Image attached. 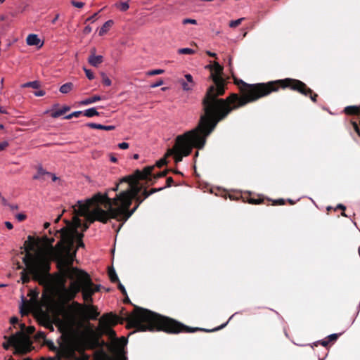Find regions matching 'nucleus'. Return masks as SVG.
I'll return each instance as SVG.
<instances>
[{"mask_svg": "<svg viewBox=\"0 0 360 360\" xmlns=\"http://www.w3.org/2000/svg\"><path fill=\"white\" fill-rule=\"evenodd\" d=\"M223 68L217 62L213 63L210 71V78L212 80L211 85L202 100L205 115L214 121V125L224 120L233 110L245 106L249 103L266 96L271 92L276 91L279 88H289L304 96H310L312 101L315 102V95L307 85L297 79L286 78L285 79L250 84L243 80L236 81L238 85L241 96L233 93L226 98H218L225 92V79L221 77Z\"/></svg>", "mask_w": 360, "mask_h": 360, "instance_id": "f257e3e1", "label": "nucleus"}, {"mask_svg": "<svg viewBox=\"0 0 360 360\" xmlns=\"http://www.w3.org/2000/svg\"><path fill=\"white\" fill-rule=\"evenodd\" d=\"M134 199L136 205L131 210L129 207H127L125 210L121 212L119 210L121 209L122 205H112V200L108 197V193H98L84 202L78 200L73 206V209L77 215L86 217L90 222L98 221L106 223L110 218L125 222L144 200L139 195Z\"/></svg>", "mask_w": 360, "mask_h": 360, "instance_id": "f03ea898", "label": "nucleus"}, {"mask_svg": "<svg viewBox=\"0 0 360 360\" xmlns=\"http://www.w3.org/2000/svg\"><path fill=\"white\" fill-rule=\"evenodd\" d=\"M127 328H135L133 332L137 331H154L162 330L167 333H195L197 331L214 332L223 328L226 324L213 329H205L202 328H193L184 325L173 319L160 316L150 310L135 307L134 311L129 314L126 318Z\"/></svg>", "mask_w": 360, "mask_h": 360, "instance_id": "7ed1b4c3", "label": "nucleus"}, {"mask_svg": "<svg viewBox=\"0 0 360 360\" xmlns=\"http://www.w3.org/2000/svg\"><path fill=\"white\" fill-rule=\"evenodd\" d=\"M73 221V224L68 223L66 226L55 231V236L60 234V240L53 248L52 254L59 271L76 269L72 266L76 255V250L73 251L75 240H77L78 248L84 246L82 240L84 235L77 230L81 226V220L75 216Z\"/></svg>", "mask_w": 360, "mask_h": 360, "instance_id": "20e7f679", "label": "nucleus"}, {"mask_svg": "<svg viewBox=\"0 0 360 360\" xmlns=\"http://www.w3.org/2000/svg\"><path fill=\"white\" fill-rule=\"evenodd\" d=\"M217 124L207 116H201L198 126L176 138L173 148L168 150V155H173L175 162H179L184 156L191 154L193 148L202 149L206 142V138L214 129Z\"/></svg>", "mask_w": 360, "mask_h": 360, "instance_id": "39448f33", "label": "nucleus"}, {"mask_svg": "<svg viewBox=\"0 0 360 360\" xmlns=\"http://www.w3.org/2000/svg\"><path fill=\"white\" fill-rule=\"evenodd\" d=\"M154 166L146 167L143 170L137 169L135 172L120 179L122 184H125L126 187L111 198L112 205H122L119 210L123 212L131 205L132 200L141 192V187L139 184V180L146 179L151 174Z\"/></svg>", "mask_w": 360, "mask_h": 360, "instance_id": "423d86ee", "label": "nucleus"}, {"mask_svg": "<svg viewBox=\"0 0 360 360\" xmlns=\"http://www.w3.org/2000/svg\"><path fill=\"white\" fill-rule=\"evenodd\" d=\"M64 280L70 279L72 281L69 288L72 293V297L82 291V297L85 302L91 303L93 302L92 295L99 290V285H94L89 274L78 269H68L65 271H60Z\"/></svg>", "mask_w": 360, "mask_h": 360, "instance_id": "0eeeda50", "label": "nucleus"}, {"mask_svg": "<svg viewBox=\"0 0 360 360\" xmlns=\"http://www.w3.org/2000/svg\"><path fill=\"white\" fill-rule=\"evenodd\" d=\"M34 242L25 243L24 248L26 252L22 262L32 274V278L40 284L47 283L50 278V262L40 256L34 255L30 252L34 249Z\"/></svg>", "mask_w": 360, "mask_h": 360, "instance_id": "6e6552de", "label": "nucleus"}, {"mask_svg": "<svg viewBox=\"0 0 360 360\" xmlns=\"http://www.w3.org/2000/svg\"><path fill=\"white\" fill-rule=\"evenodd\" d=\"M10 346H13L15 353L26 354L32 349V342L27 335L22 331L17 332L8 338V341L3 343V347L7 350Z\"/></svg>", "mask_w": 360, "mask_h": 360, "instance_id": "1a4fd4ad", "label": "nucleus"}, {"mask_svg": "<svg viewBox=\"0 0 360 360\" xmlns=\"http://www.w3.org/2000/svg\"><path fill=\"white\" fill-rule=\"evenodd\" d=\"M118 316L112 313L104 314L99 320V326L98 331L101 335H108L111 338L115 336V332L111 328V326H115L118 323Z\"/></svg>", "mask_w": 360, "mask_h": 360, "instance_id": "9d476101", "label": "nucleus"}, {"mask_svg": "<svg viewBox=\"0 0 360 360\" xmlns=\"http://www.w3.org/2000/svg\"><path fill=\"white\" fill-rule=\"evenodd\" d=\"M72 305L75 307L76 311L86 319L96 320L99 316L97 307L92 304H82L74 302Z\"/></svg>", "mask_w": 360, "mask_h": 360, "instance_id": "9b49d317", "label": "nucleus"}, {"mask_svg": "<svg viewBox=\"0 0 360 360\" xmlns=\"http://www.w3.org/2000/svg\"><path fill=\"white\" fill-rule=\"evenodd\" d=\"M88 62L91 65L98 67L103 62V57L101 55L96 56V49L93 48L91 50V54L88 58Z\"/></svg>", "mask_w": 360, "mask_h": 360, "instance_id": "f8f14e48", "label": "nucleus"}, {"mask_svg": "<svg viewBox=\"0 0 360 360\" xmlns=\"http://www.w3.org/2000/svg\"><path fill=\"white\" fill-rule=\"evenodd\" d=\"M26 42L29 46H36L39 48H41L44 44V41L35 34H29L26 39Z\"/></svg>", "mask_w": 360, "mask_h": 360, "instance_id": "ddd939ff", "label": "nucleus"}, {"mask_svg": "<svg viewBox=\"0 0 360 360\" xmlns=\"http://www.w3.org/2000/svg\"><path fill=\"white\" fill-rule=\"evenodd\" d=\"M73 352L67 349L58 350L55 356L49 358V360H68Z\"/></svg>", "mask_w": 360, "mask_h": 360, "instance_id": "4468645a", "label": "nucleus"}, {"mask_svg": "<svg viewBox=\"0 0 360 360\" xmlns=\"http://www.w3.org/2000/svg\"><path fill=\"white\" fill-rule=\"evenodd\" d=\"M86 126L91 129H103L106 131H111L115 129L114 125H103L101 124L93 122L87 123Z\"/></svg>", "mask_w": 360, "mask_h": 360, "instance_id": "2eb2a0df", "label": "nucleus"}, {"mask_svg": "<svg viewBox=\"0 0 360 360\" xmlns=\"http://www.w3.org/2000/svg\"><path fill=\"white\" fill-rule=\"evenodd\" d=\"M103 98L99 95H94L91 97L86 98L79 102V104L82 105H87L95 102L101 101Z\"/></svg>", "mask_w": 360, "mask_h": 360, "instance_id": "dca6fc26", "label": "nucleus"}, {"mask_svg": "<svg viewBox=\"0 0 360 360\" xmlns=\"http://www.w3.org/2000/svg\"><path fill=\"white\" fill-rule=\"evenodd\" d=\"M344 112L347 115L360 116V107L347 106L345 108Z\"/></svg>", "mask_w": 360, "mask_h": 360, "instance_id": "f3484780", "label": "nucleus"}, {"mask_svg": "<svg viewBox=\"0 0 360 360\" xmlns=\"http://www.w3.org/2000/svg\"><path fill=\"white\" fill-rule=\"evenodd\" d=\"M94 360H110V356L103 349L95 352Z\"/></svg>", "mask_w": 360, "mask_h": 360, "instance_id": "a211bd4d", "label": "nucleus"}, {"mask_svg": "<svg viewBox=\"0 0 360 360\" xmlns=\"http://www.w3.org/2000/svg\"><path fill=\"white\" fill-rule=\"evenodd\" d=\"M112 25H113V20H107L103 25V26L101 27V29L99 30V35L102 36L104 34H105L108 31V30L112 26Z\"/></svg>", "mask_w": 360, "mask_h": 360, "instance_id": "6ab92c4d", "label": "nucleus"}, {"mask_svg": "<svg viewBox=\"0 0 360 360\" xmlns=\"http://www.w3.org/2000/svg\"><path fill=\"white\" fill-rule=\"evenodd\" d=\"M70 108L68 105L63 106L62 108L57 110L51 113V117L53 118H57L63 115H64L67 111H69Z\"/></svg>", "mask_w": 360, "mask_h": 360, "instance_id": "aec40b11", "label": "nucleus"}, {"mask_svg": "<svg viewBox=\"0 0 360 360\" xmlns=\"http://www.w3.org/2000/svg\"><path fill=\"white\" fill-rule=\"evenodd\" d=\"M83 115L87 117H92L98 116L100 112L97 111L96 108L93 107L84 110Z\"/></svg>", "mask_w": 360, "mask_h": 360, "instance_id": "412c9836", "label": "nucleus"}, {"mask_svg": "<svg viewBox=\"0 0 360 360\" xmlns=\"http://www.w3.org/2000/svg\"><path fill=\"white\" fill-rule=\"evenodd\" d=\"M73 89V84L72 82H67L63 84L59 91L62 94H68Z\"/></svg>", "mask_w": 360, "mask_h": 360, "instance_id": "4be33fe9", "label": "nucleus"}, {"mask_svg": "<svg viewBox=\"0 0 360 360\" xmlns=\"http://www.w3.org/2000/svg\"><path fill=\"white\" fill-rule=\"evenodd\" d=\"M22 88L31 87L37 89L40 87L39 82L37 80L26 82L21 86Z\"/></svg>", "mask_w": 360, "mask_h": 360, "instance_id": "5701e85b", "label": "nucleus"}, {"mask_svg": "<svg viewBox=\"0 0 360 360\" xmlns=\"http://www.w3.org/2000/svg\"><path fill=\"white\" fill-rule=\"evenodd\" d=\"M30 274L32 276L27 268L21 272V280L23 283H27L30 281Z\"/></svg>", "mask_w": 360, "mask_h": 360, "instance_id": "b1692460", "label": "nucleus"}, {"mask_svg": "<svg viewBox=\"0 0 360 360\" xmlns=\"http://www.w3.org/2000/svg\"><path fill=\"white\" fill-rule=\"evenodd\" d=\"M108 276H109V278H110V280L111 282H112V283L119 282L118 276L115 272V270L113 268L109 269Z\"/></svg>", "mask_w": 360, "mask_h": 360, "instance_id": "393cba45", "label": "nucleus"}, {"mask_svg": "<svg viewBox=\"0 0 360 360\" xmlns=\"http://www.w3.org/2000/svg\"><path fill=\"white\" fill-rule=\"evenodd\" d=\"M115 6L116 8H117L119 10L123 12L127 11L129 8V4L127 1L116 3Z\"/></svg>", "mask_w": 360, "mask_h": 360, "instance_id": "a878e982", "label": "nucleus"}, {"mask_svg": "<svg viewBox=\"0 0 360 360\" xmlns=\"http://www.w3.org/2000/svg\"><path fill=\"white\" fill-rule=\"evenodd\" d=\"M48 172L44 170L41 166L37 169V172L33 176V179H39L43 175L47 174Z\"/></svg>", "mask_w": 360, "mask_h": 360, "instance_id": "bb28decb", "label": "nucleus"}, {"mask_svg": "<svg viewBox=\"0 0 360 360\" xmlns=\"http://www.w3.org/2000/svg\"><path fill=\"white\" fill-rule=\"evenodd\" d=\"M101 77H102V82L104 85L109 86L111 85L112 82L110 79L106 75L105 73L102 72L101 73Z\"/></svg>", "mask_w": 360, "mask_h": 360, "instance_id": "cd10ccee", "label": "nucleus"}, {"mask_svg": "<svg viewBox=\"0 0 360 360\" xmlns=\"http://www.w3.org/2000/svg\"><path fill=\"white\" fill-rule=\"evenodd\" d=\"M245 18H240L239 19H237V20H231L229 22V27H236L237 26H238L241 22L242 21L244 20Z\"/></svg>", "mask_w": 360, "mask_h": 360, "instance_id": "c85d7f7f", "label": "nucleus"}, {"mask_svg": "<svg viewBox=\"0 0 360 360\" xmlns=\"http://www.w3.org/2000/svg\"><path fill=\"white\" fill-rule=\"evenodd\" d=\"M84 111H75L68 115H66L64 118L67 120H70L72 117H78L80 115L83 114Z\"/></svg>", "mask_w": 360, "mask_h": 360, "instance_id": "c756f323", "label": "nucleus"}, {"mask_svg": "<svg viewBox=\"0 0 360 360\" xmlns=\"http://www.w3.org/2000/svg\"><path fill=\"white\" fill-rule=\"evenodd\" d=\"M179 53L180 54H193L194 53V50L190 48H183L180 49L178 51Z\"/></svg>", "mask_w": 360, "mask_h": 360, "instance_id": "7c9ffc66", "label": "nucleus"}, {"mask_svg": "<svg viewBox=\"0 0 360 360\" xmlns=\"http://www.w3.org/2000/svg\"><path fill=\"white\" fill-rule=\"evenodd\" d=\"M83 70L85 72V75H86V77L89 79V80H92L94 79V72L89 70V69H87L86 68H83Z\"/></svg>", "mask_w": 360, "mask_h": 360, "instance_id": "2f4dec72", "label": "nucleus"}, {"mask_svg": "<svg viewBox=\"0 0 360 360\" xmlns=\"http://www.w3.org/2000/svg\"><path fill=\"white\" fill-rule=\"evenodd\" d=\"M340 335H341V333H339V334H338V333H334V334H331V335H328V338H327V339H328V340L329 341V343H330V342H335V341L338 340V337H339Z\"/></svg>", "mask_w": 360, "mask_h": 360, "instance_id": "473e14b6", "label": "nucleus"}, {"mask_svg": "<svg viewBox=\"0 0 360 360\" xmlns=\"http://www.w3.org/2000/svg\"><path fill=\"white\" fill-rule=\"evenodd\" d=\"M164 72H165V70L162 69H156V70H153L148 71L147 72V75L152 76V75L162 74Z\"/></svg>", "mask_w": 360, "mask_h": 360, "instance_id": "72a5a7b5", "label": "nucleus"}, {"mask_svg": "<svg viewBox=\"0 0 360 360\" xmlns=\"http://www.w3.org/2000/svg\"><path fill=\"white\" fill-rule=\"evenodd\" d=\"M181 86H182L183 89L185 91L191 90L193 86V84H191L188 82H185V81H183L181 82Z\"/></svg>", "mask_w": 360, "mask_h": 360, "instance_id": "f704fd0d", "label": "nucleus"}, {"mask_svg": "<svg viewBox=\"0 0 360 360\" xmlns=\"http://www.w3.org/2000/svg\"><path fill=\"white\" fill-rule=\"evenodd\" d=\"M43 240L48 245H50L52 247V244L54 242L55 239L53 238H49L47 236H44L43 237Z\"/></svg>", "mask_w": 360, "mask_h": 360, "instance_id": "c9c22d12", "label": "nucleus"}, {"mask_svg": "<svg viewBox=\"0 0 360 360\" xmlns=\"http://www.w3.org/2000/svg\"><path fill=\"white\" fill-rule=\"evenodd\" d=\"M124 185L125 186V184H122V183L120 182V181H119V183H117V184L115 185V187H113V188H112L110 189V191H118L120 188H121V189H122V190H123V188H124ZM109 191H110V190H108V192H109Z\"/></svg>", "mask_w": 360, "mask_h": 360, "instance_id": "e433bc0d", "label": "nucleus"}, {"mask_svg": "<svg viewBox=\"0 0 360 360\" xmlns=\"http://www.w3.org/2000/svg\"><path fill=\"white\" fill-rule=\"evenodd\" d=\"M70 3L73 6L78 8H81L84 6V3H83L82 1H76L75 0H72L70 1Z\"/></svg>", "mask_w": 360, "mask_h": 360, "instance_id": "4c0bfd02", "label": "nucleus"}, {"mask_svg": "<svg viewBox=\"0 0 360 360\" xmlns=\"http://www.w3.org/2000/svg\"><path fill=\"white\" fill-rule=\"evenodd\" d=\"M182 22H183L184 25L188 24V23L193 24V25H196L197 24L196 20L191 19V18L184 19Z\"/></svg>", "mask_w": 360, "mask_h": 360, "instance_id": "58836bf2", "label": "nucleus"}, {"mask_svg": "<svg viewBox=\"0 0 360 360\" xmlns=\"http://www.w3.org/2000/svg\"><path fill=\"white\" fill-rule=\"evenodd\" d=\"M166 164H167L166 158H163L159 160L156 162V166L158 167H162L163 165H165Z\"/></svg>", "mask_w": 360, "mask_h": 360, "instance_id": "ea45409f", "label": "nucleus"}, {"mask_svg": "<svg viewBox=\"0 0 360 360\" xmlns=\"http://www.w3.org/2000/svg\"><path fill=\"white\" fill-rule=\"evenodd\" d=\"M26 215L22 213H18L15 215V218L18 221H22L26 219Z\"/></svg>", "mask_w": 360, "mask_h": 360, "instance_id": "a19ab883", "label": "nucleus"}, {"mask_svg": "<svg viewBox=\"0 0 360 360\" xmlns=\"http://www.w3.org/2000/svg\"><path fill=\"white\" fill-rule=\"evenodd\" d=\"M163 83H164V82H163L162 79H159L156 82H155L153 84H150V87L151 88H156V87H158V86L162 85Z\"/></svg>", "mask_w": 360, "mask_h": 360, "instance_id": "79ce46f5", "label": "nucleus"}, {"mask_svg": "<svg viewBox=\"0 0 360 360\" xmlns=\"http://www.w3.org/2000/svg\"><path fill=\"white\" fill-rule=\"evenodd\" d=\"M22 306L20 307V313L22 314V315H25L27 314V311L25 310V309L24 307L25 300H24L23 296L22 297Z\"/></svg>", "mask_w": 360, "mask_h": 360, "instance_id": "37998d69", "label": "nucleus"}, {"mask_svg": "<svg viewBox=\"0 0 360 360\" xmlns=\"http://www.w3.org/2000/svg\"><path fill=\"white\" fill-rule=\"evenodd\" d=\"M117 283H118V288H119V290L122 292V293L124 295H127V291H126V289H125L124 286L120 281L117 282Z\"/></svg>", "mask_w": 360, "mask_h": 360, "instance_id": "c03bdc74", "label": "nucleus"}, {"mask_svg": "<svg viewBox=\"0 0 360 360\" xmlns=\"http://www.w3.org/2000/svg\"><path fill=\"white\" fill-rule=\"evenodd\" d=\"M118 147L122 150L127 149L129 148V143L127 142H122L118 144Z\"/></svg>", "mask_w": 360, "mask_h": 360, "instance_id": "a18cd8bd", "label": "nucleus"}, {"mask_svg": "<svg viewBox=\"0 0 360 360\" xmlns=\"http://www.w3.org/2000/svg\"><path fill=\"white\" fill-rule=\"evenodd\" d=\"M352 125L354 127V129L356 132V134L360 136V129L356 122H352Z\"/></svg>", "mask_w": 360, "mask_h": 360, "instance_id": "49530a36", "label": "nucleus"}, {"mask_svg": "<svg viewBox=\"0 0 360 360\" xmlns=\"http://www.w3.org/2000/svg\"><path fill=\"white\" fill-rule=\"evenodd\" d=\"M185 78H186V79L187 82H188L189 84H193V77H192V75H190V74H186V75H185Z\"/></svg>", "mask_w": 360, "mask_h": 360, "instance_id": "de8ad7c7", "label": "nucleus"}, {"mask_svg": "<svg viewBox=\"0 0 360 360\" xmlns=\"http://www.w3.org/2000/svg\"><path fill=\"white\" fill-rule=\"evenodd\" d=\"M262 201H263V200H262L260 198H257V199L251 198L250 200V203L255 204V205L260 204Z\"/></svg>", "mask_w": 360, "mask_h": 360, "instance_id": "09e8293b", "label": "nucleus"}, {"mask_svg": "<svg viewBox=\"0 0 360 360\" xmlns=\"http://www.w3.org/2000/svg\"><path fill=\"white\" fill-rule=\"evenodd\" d=\"M8 146V141H2L0 143V151L4 150Z\"/></svg>", "mask_w": 360, "mask_h": 360, "instance_id": "8fccbe9b", "label": "nucleus"}, {"mask_svg": "<svg viewBox=\"0 0 360 360\" xmlns=\"http://www.w3.org/2000/svg\"><path fill=\"white\" fill-rule=\"evenodd\" d=\"M174 182V180L172 177H168L166 181V186L165 187H170Z\"/></svg>", "mask_w": 360, "mask_h": 360, "instance_id": "3c124183", "label": "nucleus"}, {"mask_svg": "<svg viewBox=\"0 0 360 360\" xmlns=\"http://www.w3.org/2000/svg\"><path fill=\"white\" fill-rule=\"evenodd\" d=\"M47 345L51 350H52V351L57 350V347L54 345L53 342L50 341V342H48Z\"/></svg>", "mask_w": 360, "mask_h": 360, "instance_id": "603ef678", "label": "nucleus"}, {"mask_svg": "<svg viewBox=\"0 0 360 360\" xmlns=\"http://www.w3.org/2000/svg\"><path fill=\"white\" fill-rule=\"evenodd\" d=\"M45 91L44 90H39V91H35L34 92V96H43L45 95Z\"/></svg>", "mask_w": 360, "mask_h": 360, "instance_id": "864d4df0", "label": "nucleus"}, {"mask_svg": "<svg viewBox=\"0 0 360 360\" xmlns=\"http://www.w3.org/2000/svg\"><path fill=\"white\" fill-rule=\"evenodd\" d=\"M317 343H318V342H316V344ZM319 343H320L323 347H327L329 345V341L328 340V339L323 340L319 341Z\"/></svg>", "mask_w": 360, "mask_h": 360, "instance_id": "5fc2aeb1", "label": "nucleus"}, {"mask_svg": "<svg viewBox=\"0 0 360 360\" xmlns=\"http://www.w3.org/2000/svg\"><path fill=\"white\" fill-rule=\"evenodd\" d=\"M166 174H167V172H166V171H164V172H159L158 174H157L155 176V179H158V178L163 177V176H165Z\"/></svg>", "mask_w": 360, "mask_h": 360, "instance_id": "6e6d98bb", "label": "nucleus"}, {"mask_svg": "<svg viewBox=\"0 0 360 360\" xmlns=\"http://www.w3.org/2000/svg\"><path fill=\"white\" fill-rule=\"evenodd\" d=\"M97 14H98L97 13H95L94 15H92L91 16L89 17L86 19V21L94 22L96 20V17Z\"/></svg>", "mask_w": 360, "mask_h": 360, "instance_id": "4d7b16f0", "label": "nucleus"}, {"mask_svg": "<svg viewBox=\"0 0 360 360\" xmlns=\"http://www.w3.org/2000/svg\"><path fill=\"white\" fill-rule=\"evenodd\" d=\"M10 322L11 324H15L18 322V319L15 316H13L11 318Z\"/></svg>", "mask_w": 360, "mask_h": 360, "instance_id": "13d9d810", "label": "nucleus"}, {"mask_svg": "<svg viewBox=\"0 0 360 360\" xmlns=\"http://www.w3.org/2000/svg\"><path fill=\"white\" fill-rule=\"evenodd\" d=\"M91 32V27L89 25H87L84 29V32L85 34H89Z\"/></svg>", "mask_w": 360, "mask_h": 360, "instance_id": "bf43d9fd", "label": "nucleus"}, {"mask_svg": "<svg viewBox=\"0 0 360 360\" xmlns=\"http://www.w3.org/2000/svg\"><path fill=\"white\" fill-rule=\"evenodd\" d=\"M5 226L8 229H12L13 228V226L11 222L10 221H5Z\"/></svg>", "mask_w": 360, "mask_h": 360, "instance_id": "052dcab7", "label": "nucleus"}, {"mask_svg": "<svg viewBox=\"0 0 360 360\" xmlns=\"http://www.w3.org/2000/svg\"><path fill=\"white\" fill-rule=\"evenodd\" d=\"M150 195H151V193H150V191H147L146 190H145L143 192V199L145 200L146 198L149 197Z\"/></svg>", "mask_w": 360, "mask_h": 360, "instance_id": "680f3d73", "label": "nucleus"}, {"mask_svg": "<svg viewBox=\"0 0 360 360\" xmlns=\"http://www.w3.org/2000/svg\"><path fill=\"white\" fill-rule=\"evenodd\" d=\"M164 188L163 187H161V188H152L150 191V193L153 194L158 191H162Z\"/></svg>", "mask_w": 360, "mask_h": 360, "instance_id": "e2e57ef3", "label": "nucleus"}, {"mask_svg": "<svg viewBox=\"0 0 360 360\" xmlns=\"http://www.w3.org/2000/svg\"><path fill=\"white\" fill-rule=\"evenodd\" d=\"M47 175L51 176L52 181H56L58 179V177L53 173L49 172L47 173Z\"/></svg>", "mask_w": 360, "mask_h": 360, "instance_id": "0e129e2a", "label": "nucleus"}, {"mask_svg": "<svg viewBox=\"0 0 360 360\" xmlns=\"http://www.w3.org/2000/svg\"><path fill=\"white\" fill-rule=\"evenodd\" d=\"M274 204L276 205H284V200L283 199H278L274 201Z\"/></svg>", "mask_w": 360, "mask_h": 360, "instance_id": "69168bd1", "label": "nucleus"}, {"mask_svg": "<svg viewBox=\"0 0 360 360\" xmlns=\"http://www.w3.org/2000/svg\"><path fill=\"white\" fill-rule=\"evenodd\" d=\"M0 113L6 114V115L8 114V111L6 110V109L4 107L1 106V105H0Z\"/></svg>", "mask_w": 360, "mask_h": 360, "instance_id": "338daca9", "label": "nucleus"}, {"mask_svg": "<svg viewBox=\"0 0 360 360\" xmlns=\"http://www.w3.org/2000/svg\"><path fill=\"white\" fill-rule=\"evenodd\" d=\"M80 360H89V356L83 354Z\"/></svg>", "mask_w": 360, "mask_h": 360, "instance_id": "774afa93", "label": "nucleus"}]
</instances>
